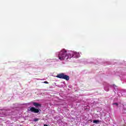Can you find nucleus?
<instances>
[{"mask_svg":"<svg viewBox=\"0 0 126 126\" xmlns=\"http://www.w3.org/2000/svg\"><path fill=\"white\" fill-rule=\"evenodd\" d=\"M56 77L60 78L61 79H64L65 80H69V76L64 74L63 73L58 74Z\"/></svg>","mask_w":126,"mask_h":126,"instance_id":"2","label":"nucleus"},{"mask_svg":"<svg viewBox=\"0 0 126 126\" xmlns=\"http://www.w3.org/2000/svg\"><path fill=\"white\" fill-rule=\"evenodd\" d=\"M32 105H33L35 108H41V107H42L41 104L36 102H32Z\"/></svg>","mask_w":126,"mask_h":126,"instance_id":"4","label":"nucleus"},{"mask_svg":"<svg viewBox=\"0 0 126 126\" xmlns=\"http://www.w3.org/2000/svg\"><path fill=\"white\" fill-rule=\"evenodd\" d=\"M44 83H45L46 84H48L49 82H48L47 81H44Z\"/></svg>","mask_w":126,"mask_h":126,"instance_id":"8","label":"nucleus"},{"mask_svg":"<svg viewBox=\"0 0 126 126\" xmlns=\"http://www.w3.org/2000/svg\"><path fill=\"white\" fill-rule=\"evenodd\" d=\"M44 126H48L47 125L44 124Z\"/></svg>","mask_w":126,"mask_h":126,"instance_id":"9","label":"nucleus"},{"mask_svg":"<svg viewBox=\"0 0 126 126\" xmlns=\"http://www.w3.org/2000/svg\"><path fill=\"white\" fill-rule=\"evenodd\" d=\"M90 122H92V120H90Z\"/></svg>","mask_w":126,"mask_h":126,"instance_id":"10","label":"nucleus"},{"mask_svg":"<svg viewBox=\"0 0 126 126\" xmlns=\"http://www.w3.org/2000/svg\"><path fill=\"white\" fill-rule=\"evenodd\" d=\"M28 111L29 112H31L32 113H34V114H38V113H39V109L34 107L30 108V109H28Z\"/></svg>","mask_w":126,"mask_h":126,"instance_id":"3","label":"nucleus"},{"mask_svg":"<svg viewBox=\"0 0 126 126\" xmlns=\"http://www.w3.org/2000/svg\"><path fill=\"white\" fill-rule=\"evenodd\" d=\"M113 105H115L117 107H119V104H118V103H113Z\"/></svg>","mask_w":126,"mask_h":126,"instance_id":"7","label":"nucleus"},{"mask_svg":"<svg viewBox=\"0 0 126 126\" xmlns=\"http://www.w3.org/2000/svg\"><path fill=\"white\" fill-rule=\"evenodd\" d=\"M38 121H39V118H34L33 120L34 122H38Z\"/></svg>","mask_w":126,"mask_h":126,"instance_id":"6","label":"nucleus"},{"mask_svg":"<svg viewBox=\"0 0 126 126\" xmlns=\"http://www.w3.org/2000/svg\"><path fill=\"white\" fill-rule=\"evenodd\" d=\"M93 123L94 124H99V123H100V121H99V120H94Z\"/></svg>","mask_w":126,"mask_h":126,"instance_id":"5","label":"nucleus"},{"mask_svg":"<svg viewBox=\"0 0 126 126\" xmlns=\"http://www.w3.org/2000/svg\"><path fill=\"white\" fill-rule=\"evenodd\" d=\"M79 57L80 55L76 52H73L72 54H67V51L64 49L61 50L59 54V59L60 61L67 60L71 58H79Z\"/></svg>","mask_w":126,"mask_h":126,"instance_id":"1","label":"nucleus"}]
</instances>
